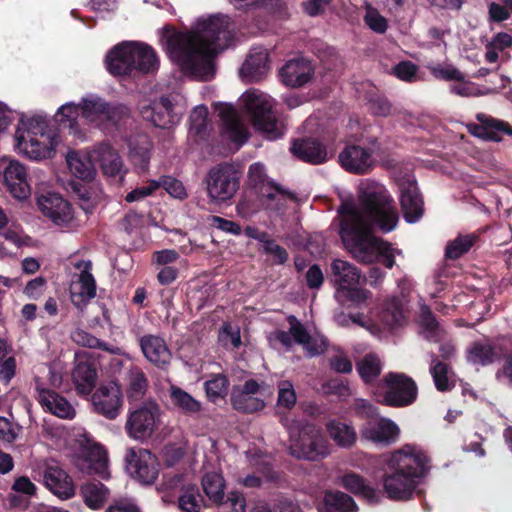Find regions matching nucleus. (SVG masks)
Wrapping results in <instances>:
<instances>
[{
    "label": "nucleus",
    "instance_id": "nucleus-11",
    "mask_svg": "<svg viewBox=\"0 0 512 512\" xmlns=\"http://www.w3.org/2000/svg\"><path fill=\"white\" fill-rule=\"evenodd\" d=\"M379 400L388 406L404 407L411 405L417 397V386L412 378L402 373H389L384 379Z\"/></svg>",
    "mask_w": 512,
    "mask_h": 512
},
{
    "label": "nucleus",
    "instance_id": "nucleus-10",
    "mask_svg": "<svg viewBox=\"0 0 512 512\" xmlns=\"http://www.w3.org/2000/svg\"><path fill=\"white\" fill-rule=\"evenodd\" d=\"M75 441L82 456L76 464L80 471L88 475H98L103 479L108 478L110 473L106 450L85 432L78 431Z\"/></svg>",
    "mask_w": 512,
    "mask_h": 512
},
{
    "label": "nucleus",
    "instance_id": "nucleus-50",
    "mask_svg": "<svg viewBox=\"0 0 512 512\" xmlns=\"http://www.w3.org/2000/svg\"><path fill=\"white\" fill-rule=\"evenodd\" d=\"M357 370L361 378L368 383L380 375L382 364L377 355L368 354L357 364Z\"/></svg>",
    "mask_w": 512,
    "mask_h": 512
},
{
    "label": "nucleus",
    "instance_id": "nucleus-61",
    "mask_svg": "<svg viewBox=\"0 0 512 512\" xmlns=\"http://www.w3.org/2000/svg\"><path fill=\"white\" fill-rule=\"evenodd\" d=\"M296 403V393L294 387L289 381H281L278 384V406L286 409L291 408Z\"/></svg>",
    "mask_w": 512,
    "mask_h": 512
},
{
    "label": "nucleus",
    "instance_id": "nucleus-52",
    "mask_svg": "<svg viewBox=\"0 0 512 512\" xmlns=\"http://www.w3.org/2000/svg\"><path fill=\"white\" fill-rule=\"evenodd\" d=\"M178 506L182 512H201L203 498L197 488L189 487L180 495Z\"/></svg>",
    "mask_w": 512,
    "mask_h": 512
},
{
    "label": "nucleus",
    "instance_id": "nucleus-59",
    "mask_svg": "<svg viewBox=\"0 0 512 512\" xmlns=\"http://www.w3.org/2000/svg\"><path fill=\"white\" fill-rule=\"evenodd\" d=\"M364 21L372 31L379 34L385 33L388 28L387 19L371 6L366 7Z\"/></svg>",
    "mask_w": 512,
    "mask_h": 512
},
{
    "label": "nucleus",
    "instance_id": "nucleus-19",
    "mask_svg": "<svg viewBox=\"0 0 512 512\" xmlns=\"http://www.w3.org/2000/svg\"><path fill=\"white\" fill-rule=\"evenodd\" d=\"M264 388L253 379L247 380L242 386H235L232 390L231 401L233 407L243 413H254L264 407Z\"/></svg>",
    "mask_w": 512,
    "mask_h": 512
},
{
    "label": "nucleus",
    "instance_id": "nucleus-44",
    "mask_svg": "<svg viewBox=\"0 0 512 512\" xmlns=\"http://www.w3.org/2000/svg\"><path fill=\"white\" fill-rule=\"evenodd\" d=\"M421 333L432 342H439L444 337V330L439 326L435 317L427 306L421 307L420 314Z\"/></svg>",
    "mask_w": 512,
    "mask_h": 512
},
{
    "label": "nucleus",
    "instance_id": "nucleus-36",
    "mask_svg": "<svg viewBox=\"0 0 512 512\" xmlns=\"http://www.w3.org/2000/svg\"><path fill=\"white\" fill-rule=\"evenodd\" d=\"M483 126H477L471 133L479 138L499 142L502 140L501 134L512 135V128L508 123L487 117L485 115L478 116Z\"/></svg>",
    "mask_w": 512,
    "mask_h": 512
},
{
    "label": "nucleus",
    "instance_id": "nucleus-28",
    "mask_svg": "<svg viewBox=\"0 0 512 512\" xmlns=\"http://www.w3.org/2000/svg\"><path fill=\"white\" fill-rule=\"evenodd\" d=\"M224 134L237 146L243 145L248 139V131L237 111L231 105H222L219 109Z\"/></svg>",
    "mask_w": 512,
    "mask_h": 512
},
{
    "label": "nucleus",
    "instance_id": "nucleus-49",
    "mask_svg": "<svg viewBox=\"0 0 512 512\" xmlns=\"http://www.w3.org/2000/svg\"><path fill=\"white\" fill-rule=\"evenodd\" d=\"M208 109L204 105H199L193 109L190 114V136L203 139L208 130Z\"/></svg>",
    "mask_w": 512,
    "mask_h": 512
},
{
    "label": "nucleus",
    "instance_id": "nucleus-47",
    "mask_svg": "<svg viewBox=\"0 0 512 512\" xmlns=\"http://www.w3.org/2000/svg\"><path fill=\"white\" fill-rule=\"evenodd\" d=\"M324 502L328 510L338 512H356L357 510L353 498L340 491L327 492L324 497Z\"/></svg>",
    "mask_w": 512,
    "mask_h": 512
},
{
    "label": "nucleus",
    "instance_id": "nucleus-45",
    "mask_svg": "<svg viewBox=\"0 0 512 512\" xmlns=\"http://www.w3.org/2000/svg\"><path fill=\"white\" fill-rule=\"evenodd\" d=\"M151 143L143 136L130 143V159L142 170H146L150 161Z\"/></svg>",
    "mask_w": 512,
    "mask_h": 512
},
{
    "label": "nucleus",
    "instance_id": "nucleus-56",
    "mask_svg": "<svg viewBox=\"0 0 512 512\" xmlns=\"http://www.w3.org/2000/svg\"><path fill=\"white\" fill-rule=\"evenodd\" d=\"M458 83H455L450 86V91L458 96L462 97H473V96H480V95H486L489 93L494 92L493 89L486 88L485 90H481L478 85H476L473 82L465 81L464 79L461 81H457Z\"/></svg>",
    "mask_w": 512,
    "mask_h": 512
},
{
    "label": "nucleus",
    "instance_id": "nucleus-51",
    "mask_svg": "<svg viewBox=\"0 0 512 512\" xmlns=\"http://www.w3.org/2000/svg\"><path fill=\"white\" fill-rule=\"evenodd\" d=\"M496 353L488 343H475L467 353V359L472 364L487 365L494 361Z\"/></svg>",
    "mask_w": 512,
    "mask_h": 512
},
{
    "label": "nucleus",
    "instance_id": "nucleus-5",
    "mask_svg": "<svg viewBox=\"0 0 512 512\" xmlns=\"http://www.w3.org/2000/svg\"><path fill=\"white\" fill-rule=\"evenodd\" d=\"M289 433V449L293 456L316 461L330 453V446L321 430L307 418H284Z\"/></svg>",
    "mask_w": 512,
    "mask_h": 512
},
{
    "label": "nucleus",
    "instance_id": "nucleus-20",
    "mask_svg": "<svg viewBox=\"0 0 512 512\" xmlns=\"http://www.w3.org/2000/svg\"><path fill=\"white\" fill-rule=\"evenodd\" d=\"M400 202L404 218L408 223L417 222L423 214V201L418 192L416 181L408 176L399 182Z\"/></svg>",
    "mask_w": 512,
    "mask_h": 512
},
{
    "label": "nucleus",
    "instance_id": "nucleus-32",
    "mask_svg": "<svg viewBox=\"0 0 512 512\" xmlns=\"http://www.w3.org/2000/svg\"><path fill=\"white\" fill-rule=\"evenodd\" d=\"M291 150L298 158L312 164H320L328 159V151L315 139L295 141Z\"/></svg>",
    "mask_w": 512,
    "mask_h": 512
},
{
    "label": "nucleus",
    "instance_id": "nucleus-35",
    "mask_svg": "<svg viewBox=\"0 0 512 512\" xmlns=\"http://www.w3.org/2000/svg\"><path fill=\"white\" fill-rule=\"evenodd\" d=\"M38 401L44 412L51 413L54 416H73L75 414L71 403L54 391L39 390Z\"/></svg>",
    "mask_w": 512,
    "mask_h": 512
},
{
    "label": "nucleus",
    "instance_id": "nucleus-16",
    "mask_svg": "<svg viewBox=\"0 0 512 512\" xmlns=\"http://www.w3.org/2000/svg\"><path fill=\"white\" fill-rule=\"evenodd\" d=\"M399 426L390 418H369L361 428L362 439L378 447H387L398 441Z\"/></svg>",
    "mask_w": 512,
    "mask_h": 512
},
{
    "label": "nucleus",
    "instance_id": "nucleus-7",
    "mask_svg": "<svg viewBox=\"0 0 512 512\" xmlns=\"http://www.w3.org/2000/svg\"><path fill=\"white\" fill-rule=\"evenodd\" d=\"M289 332L275 330L267 336L271 347L279 349L281 347L289 350L293 341L302 345L308 356L313 357L322 354L327 347L326 338L315 332L310 334L305 326L295 317L289 316Z\"/></svg>",
    "mask_w": 512,
    "mask_h": 512
},
{
    "label": "nucleus",
    "instance_id": "nucleus-13",
    "mask_svg": "<svg viewBox=\"0 0 512 512\" xmlns=\"http://www.w3.org/2000/svg\"><path fill=\"white\" fill-rule=\"evenodd\" d=\"M74 266L78 272L73 275L70 283V299L82 311L96 296V281L91 273V261L80 260Z\"/></svg>",
    "mask_w": 512,
    "mask_h": 512
},
{
    "label": "nucleus",
    "instance_id": "nucleus-48",
    "mask_svg": "<svg viewBox=\"0 0 512 512\" xmlns=\"http://www.w3.org/2000/svg\"><path fill=\"white\" fill-rule=\"evenodd\" d=\"M72 338L76 343L82 346L103 349L111 354L124 355L126 358H128V356L122 352V349L120 347L110 346L104 341H101L100 339L92 336L91 334L87 333L84 330L79 329L74 331L72 334Z\"/></svg>",
    "mask_w": 512,
    "mask_h": 512
},
{
    "label": "nucleus",
    "instance_id": "nucleus-8",
    "mask_svg": "<svg viewBox=\"0 0 512 512\" xmlns=\"http://www.w3.org/2000/svg\"><path fill=\"white\" fill-rule=\"evenodd\" d=\"M203 183L209 201L221 204L231 200L239 189L240 176L229 164H218L209 169Z\"/></svg>",
    "mask_w": 512,
    "mask_h": 512
},
{
    "label": "nucleus",
    "instance_id": "nucleus-53",
    "mask_svg": "<svg viewBox=\"0 0 512 512\" xmlns=\"http://www.w3.org/2000/svg\"><path fill=\"white\" fill-rule=\"evenodd\" d=\"M477 237L474 234L459 235L446 246V257L457 259L466 253L475 243Z\"/></svg>",
    "mask_w": 512,
    "mask_h": 512
},
{
    "label": "nucleus",
    "instance_id": "nucleus-12",
    "mask_svg": "<svg viewBox=\"0 0 512 512\" xmlns=\"http://www.w3.org/2000/svg\"><path fill=\"white\" fill-rule=\"evenodd\" d=\"M380 153V144L373 139L367 146L360 144L346 146L339 154V161L348 172L366 174L375 167Z\"/></svg>",
    "mask_w": 512,
    "mask_h": 512
},
{
    "label": "nucleus",
    "instance_id": "nucleus-24",
    "mask_svg": "<svg viewBox=\"0 0 512 512\" xmlns=\"http://www.w3.org/2000/svg\"><path fill=\"white\" fill-rule=\"evenodd\" d=\"M43 480L45 486L60 499H69L75 494L71 477L57 464L46 466Z\"/></svg>",
    "mask_w": 512,
    "mask_h": 512
},
{
    "label": "nucleus",
    "instance_id": "nucleus-55",
    "mask_svg": "<svg viewBox=\"0 0 512 512\" xmlns=\"http://www.w3.org/2000/svg\"><path fill=\"white\" fill-rule=\"evenodd\" d=\"M435 386L440 391L450 389V376L448 366L442 362L433 359L432 366L430 368Z\"/></svg>",
    "mask_w": 512,
    "mask_h": 512
},
{
    "label": "nucleus",
    "instance_id": "nucleus-38",
    "mask_svg": "<svg viewBox=\"0 0 512 512\" xmlns=\"http://www.w3.org/2000/svg\"><path fill=\"white\" fill-rule=\"evenodd\" d=\"M330 438L340 447L352 446L357 438L352 424L343 418H333L326 425Z\"/></svg>",
    "mask_w": 512,
    "mask_h": 512
},
{
    "label": "nucleus",
    "instance_id": "nucleus-39",
    "mask_svg": "<svg viewBox=\"0 0 512 512\" xmlns=\"http://www.w3.org/2000/svg\"><path fill=\"white\" fill-rule=\"evenodd\" d=\"M131 47L137 50L138 55L132 56L133 70L142 73H151L158 69L159 61L155 51L147 44L135 41H129Z\"/></svg>",
    "mask_w": 512,
    "mask_h": 512
},
{
    "label": "nucleus",
    "instance_id": "nucleus-18",
    "mask_svg": "<svg viewBox=\"0 0 512 512\" xmlns=\"http://www.w3.org/2000/svg\"><path fill=\"white\" fill-rule=\"evenodd\" d=\"M3 184L6 190L18 200H25L31 195L26 166L16 159L8 160L2 171Z\"/></svg>",
    "mask_w": 512,
    "mask_h": 512
},
{
    "label": "nucleus",
    "instance_id": "nucleus-2",
    "mask_svg": "<svg viewBox=\"0 0 512 512\" xmlns=\"http://www.w3.org/2000/svg\"><path fill=\"white\" fill-rule=\"evenodd\" d=\"M233 23L217 14L196 21L190 31L165 28L160 42L169 58L196 79L211 80L215 75V56L228 48L233 39Z\"/></svg>",
    "mask_w": 512,
    "mask_h": 512
},
{
    "label": "nucleus",
    "instance_id": "nucleus-40",
    "mask_svg": "<svg viewBox=\"0 0 512 512\" xmlns=\"http://www.w3.org/2000/svg\"><path fill=\"white\" fill-rule=\"evenodd\" d=\"M73 382L80 394L88 395L93 390L97 379L94 366L87 361H78L73 370Z\"/></svg>",
    "mask_w": 512,
    "mask_h": 512
},
{
    "label": "nucleus",
    "instance_id": "nucleus-60",
    "mask_svg": "<svg viewBox=\"0 0 512 512\" xmlns=\"http://www.w3.org/2000/svg\"><path fill=\"white\" fill-rule=\"evenodd\" d=\"M219 341L227 348H238L241 344L240 329L224 324L219 332Z\"/></svg>",
    "mask_w": 512,
    "mask_h": 512
},
{
    "label": "nucleus",
    "instance_id": "nucleus-21",
    "mask_svg": "<svg viewBox=\"0 0 512 512\" xmlns=\"http://www.w3.org/2000/svg\"><path fill=\"white\" fill-rule=\"evenodd\" d=\"M248 176L255 186H261V195L266 198L267 207L279 209L286 199V194L279 187L268 181L265 166L260 162L251 164Z\"/></svg>",
    "mask_w": 512,
    "mask_h": 512
},
{
    "label": "nucleus",
    "instance_id": "nucleus-26",
    "mask_svg": "<svg viewBox=\"0 0 512 512\" xmlns=\"http://www.w3.org/2000/svg\"><path fill=\"white\" fill-rule=\"evenodd\" d=\"M129 41L122 42L111 49L106 56V68L115 76H123L133 71L132 56L138 55Z\"/></svg>",
    "mask_w": 512,
    "mask_h": 512
},
{
    "label": "nucleus",
    "instance_id": "nucleus-30",
    "mask_svg": "<svg viewBox=\"0 0 512 512\" xmlns=\"http://www.w3.org/2000/svg\"><path fill=\"white\" fill-rule=\"evenodd\" d=\"M332 281L338 287L339 293L347 288L357 286L361 279L360 271L351 263L335 259L331 264Z\"/></svg>",
    "mask_w": 512,
    "mask_h": 512
},
{
    "label": "nucleus",
    "instance_id": "nucleus-14",
    "mask_svg": "<svg viewBox=\"0 0 512 512\" xmlns=\"http://www.w3.org/2000/svg\"><path fill=\"white\" fill-rule=\"evenodd\" d=\"M127 472L143 484L153 483L158 476L157 460L148 450L128 448L124 457Z\"/></svg>",
    "mask_w": 512,
    "mask_h": 512
},
{
    "label": "nucleus",
    "instance_id": "nucleus-37",
    "mask_svg": "<svg viewBox=\"0 0 512 512\" xmlns=\"http://www.w3.org/2000/svg\"><path fill=\"white\" fill-rule=\"evenodd\" d=\"M246 457L252 463V465L257 467V469L261 472V476L251 474L243 478L239 477L238 482L247 488L260 487L264 479L269 480L271 478L267 467L270 463V457L266 454L253 452L251 450L246 452Z\"/></svg>",
    "mask_w": 512,
    "mask_h": 512
},
{
    "label": "nucleus",
    "instance_id": "nucleus-22",
    "mask_svg": "<svg viewBox=\"0 0 512 512\" xmlns=\"http://www.w3.org/2000/svg\"><path fill=\"white\" fill-rule=\"evenodd\" d=\"M270 70L267 49L254 47L250 50L245 62L240 68V77L244 82L252 83L263 79Z\"/></svg>",
    "mask_w": 512,
    "mask_h": 512
},
{
    "label": "nucleus",
    "instance_id": "nucleus-17",
    "mask_svg": "<svg viewBox=\"0 0 512 512\" xmlns=\"http://www.w3.org/2000/svg\"><path fill=\"white\" fill-rule=\"evenodd\" d=\"M81 116L85 124L104 127L108 122H115L117 109L103 98L89 94L81 99Z\"/></svg>",
    "mask_w": 512,
    "mask_h": 512
},
{
    "label": "nucleus",
    "instance_id": "nucleus-27",
    "mask_svg": "<svg viewBox=\"0 0 512 512\" xmlns=\"http://www.w3.org/2000/svg\"><path fill=\"white\" fill-rule=\"evenodd\" d=\"M279 74L283 84L297 88L307 84L312 79L314 68L308 60L293 59L281 68Z\"/></svg>",
    "mask_w": 512,
    "mask_h": 512
},
{
    "label": "nucleus",
    "instance_id": "nucleus-54",
    "mask_svg": "<svg viewBox=\"0 0 512 512\" xmlns=\"http://www.w3.org/2000/svg\"><path fill=\"white\" fill-rule=\"evenodd\" d=\"M218 504V512H245L246 500L242 493L231 491L225 500H221Z\"/></svg>",
    "mask_w": 512,
    "mask_h": 512
},
{
    "label": "nucleus",
    "instance_id": "nucleus-23",
    "mask_svg": "<svg viewBox=\"0 0 512 512\" xmlns=\"http://www.w3.org/2000/svg\"><path fill=\"white\" fill-rule=\"evenodd\" d=\"M58 126L67 129L74 137L83 140L87 128L81 116V105L74 102H67L61 105L54 116Z\"/></svg>",
    "mask_w": 512,
    "mask_h": 512
},
{
    "label": "nucleus",
    "instance_id": "nucleus-6",
    "mask_svg": "<svg viewBox=\"0 0 512 512\" xmlns=\"http://www.w3.org/2000/svg\"><path fill=\"white\" fill-rule=\"evenodd\" d=\"M240 100L255 128L267 139L275 140L283 136L285 125L273 111L275 101L272 97L260 90L249 89Z\"/></svg>",
    "mask_w": 512,
    "mask_h": 512
},
{
    "label": "nucleus",
    "instance_id": "nucleus-42",
    "mask_svg": "<svg viewBox=\"0 0 512 512\" xmlns=\"http://www.w3.org/2000/svg\"><path fill=\"white\" fill-rule=\"evenodd\" d=\"M340 483L350 492L361 495L370 502L377 501L378 496L376 490L368 485L363 477L358 474L348 473L341 477Z\"/></svg>",
    "mask_w": 512,
    "mask_h": 512
},
{
    "label": "nucleus",
    "instance_id": "nucleus-9",
    "mask_svg": "<svg viewBox=\"0 0 512 512\" xmlns=\"http://www.w3.org/2000/svg\"><path fill=\"white\" fill-rule=\"evenodd\" d=\"M185 103L179 95L162 96L141 107L144 120L159 128H170L180 122Z\"/></svg>",
    "mask_w": 512,
    "mask_h": 512
},
{
    "label": "nucleus",
    "instance_id": "nucleus-43",
    "mask_svg": "<svg viewBox=\"0 0 512 512\" xmlns=\"http://www.w3.org/2000/svg\"><path fill=\"white\" fill-rule=\"evenodd\" d=\"M155 428V418H128L125 424L129 437L137 441H143L152 436Z\"/></svg>",
    "mask_w": 512,
    "mask_h": 512
},
{
    "label": "nucleus",
    "instance_id": "nucleus-41",
    "mask_svg": "<svg viewBox=\"0 0 512 512\" xmlns=\"http://www.w3.org/2000/svg\"><path fill=\"white\" fill-rule=\"evenodd\" d=\"M84 503L91 509L101 508L109 497V489L100 482H87L80 487Z\"/></svg>",
    "mask_w": 512,
    "mask_h": 512
},
{
    "label": "nucleus",
    "instance_id": "nucleus-31",
    "mask_svg": "<svg viewBox=\"0 0 512 512\" xmlns=\"http://www.w3.org/2000/svg\"><path fill=\"white\" fill-rule=\"evenodd\" d=\"M94 158L100 163L101 169L107 177L123 176V163L109 144L102 143L95 147Z\"/></svg>",
    "mask_w": 512,
    "mask_h": 512
},
{
    "label": "nucleus",
    "instance_id": "nucleus-15",
    "mask_svg": "<svg viewBox=\"0 0 512 512\" xmlns=\"http://www.w3.org/2000/svg\"><path fill=\"white\" fill-rule=\"evenodd\" d=\"M38 207L44 216L62 229H74L77 223L70 204L57 194L41 195Z\"/></svg>",
    "mask_w": 512,
    "mask_h": 512
},
{
    "label": "nucleus",
    "instance_id": "nucleus-29",
    "mask_svg": "<svg viewBox=\"0 0 512 512\" xmlns=\"http://www.w3.org/2000/svg\"><path fill=\"white\" fill-rule=\"evenodd\" d=\"M140 347L146 359L156 366L169 364L171 352L161 337L145 335L140 339Z\"/></svg>",
    "mask_w": 512,
    "mask_h": 512
},
{
    "label": "nucleus",
    "instance_id": "nucleus-33",
    "mask_svg": "<svg viewBox=\"0 0 512 512\" xmlns=\"http://www.w3.org/2000/svg\"><path fill=\"white\" fill-rule=\"evenodd\" d=\"M66 161L70 172L75 177L91 180L95 176L94 150L89 153L71 151L67 154Z\"/></svg>",
    "mask_w": 512,
    "mask_h": 512
},
{
    "label": "nucleus",
    "instance_id": "nucleus-64",
    "mask_svg": "<svg viewBox=\"0 0 512 512\" xmlns=\"http://www.w3.org/2000/svg\"><path fill=\"white\" fill-rule=\"evenodd\" d=\"M158 182H160L166 192L174 198L183 199L187 195L182 182L173 177L164 176L161 177Z\"/></svg>",
    "mask_w": 512,
    "mask_h": 512
},
{
    "label": "nucleus",
    "instance_id": "nucleus-62",
    "mask_svg": "<svg viewBox=\"0 0 512 512\" xmlns=\"http://www.w3.org/2000/svg\"><path fill=\"white\" fill-rule=\"evenodd\" d=\"M172 398L178 406L189 412H198L200 410V403L180 389H172Z\"/></svg>",
    "mask_w": 512,
    "mask_h": 512
},
{
    "label": "nucleus",
    "instance_id": "nucleus-1",
    "mask_svg": "<svg viewBox=\"0 0 512 512\" xmlns=\"http://www.w3.org/2000/svg\"><path fill=\"white\" fill-rule=\"evenodd\" d=\"M398 222V214L392 205L386 188L371 179L361 180L358 185V201L344 202L340 208L341 240L347 251L359 262L370 264L382 261L392 268L400 251L376 237L373 228L392 231Z\"/></svg>",
    "mask_w": 512,
    "mask_h": 512
},
{
    "label": "nucleus",
    "instance_id": "nucleus-58",
    "mask_svg": "<svg viewBox=\"0 0 512 512\" xmlns=\"http://www.w3.org/2000/svg\"><path fill=\"white\" fill-rule=\"evenodd\" d=\"M429 70L436 79L446 81H461L464 79V74L451 64L432 65L429 66Z\"/></svg>",
    "mask_w": 512,
    "mask_h": 512
},
{
    "label": "nucleus",
    "instance_id": "nucleus-4",
    "mask_svg": "<svg viewBox=\"0 0 512 512\" xmlns=\"http://www.w3.org/2000/svg\"><path fill=\"white\" fill-rule=\"evenodd\" d=\"M61 143L47 116L33 114L20 118L14 135V150L20 156L36 162L52 159Z\"/></svg>",
    "mask_w": 512,
    "mask_h": 512
},
{
    "label": "nucleus",
    "instance_id": "nucleus-3",
    "mask_svg": "<svg viewBox=\"0 0 512 512\" xmlns=\"http://www.w3.org/2000/svg\"><path fill=\"white\" fill-rule=\"evenodd\" d=\"M428 457L419 446L406 444L392 452L383 479L384 491L390 499L408 500L425 473Z\"/></svg>",
    "mask_w": 512,
    "mask_h": 512
},
{
    "label": "nucleus",
    "instance_id": "nucleus-25",
    "mask_svg": "<svg viewBox=\"0 0 512 512\" xmlns=\"http://www.w3.org/2000/svg\"><path fill=\"white\" fill-rule=\"evenodd\" d=\"M92 405L97 413H117L122 405L120 386L113 381L102 384L92 396Z\"/></svg>",
    "mask_w": 512,
    "mask_h": 512
},
{
    "label": "nucleus",
    "instance_id": "nucleus-46",
    "mask_svg": "<svg viewBox=\"0 0 512 512\" xmlns=\"http://www.w3.org/2000/svg\"><path fill=\"white\" fill-rule=\"evenodd\" d=\"M202 486L205 494L214 503L220 502L224 499V479L216 472L207 473L202 480Z\"/></svg>",
    "mask_w": 512,
    "mask_h": 512
},
{
    "label": "nucleus",
    "instance_id": "nucleus-57",
    "mask_svg": "<svg viewBox=\"0 0 512 512\" xmlns=\"http://www.w3.org/2000/svg\"><path fill=\"white\" fill-rule=\"evenodd\" d=\"M227 388L228 381L226 377L221 374L205 382L206 394L213 401L223 398L227 393Z\"/></svg>",
    "mask_w": 512,
    "mask_h": 512
},
{
    "label": "nucleus",
    "instance_id": "nucleus-34",
    "mask_svg": "<svg viewBox=\"0 0 512 512\" xmlns=\"http://www.w3.org/2000/svg\"><path fill=\"white\" fill-rule=\"evenodd\" d=\"M379 318L388 329L401 326L406 320L404 299L394 296L387 298L381 307Z\"/></svg>",
    "mask_w": 512,
    "mask_h": 512
},
{
    "label": "nucleus",
    "instance_id": "nucleus-63",
    "mask_svg": "<svg viewBox=\"0 0 512 512\" xmlns=\"http://www.w3.org/2000/svg\"><path fill=\"white\" fill-rule=\"evenodd\" d=\"M161 187V183L157 180H150L146 185L137 187L126 195V201L131 203L140 201L145 197L152 195L156 190Z\"/></svg>",
    "mask_w": 512,
    "mask_h": 512
}]
</instances>
